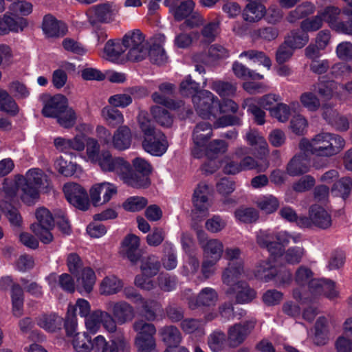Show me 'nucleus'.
<instances>
[{"label": "nucleus", "mask_w": 352, "mask_h": 352, "mask_svg": "<svg viewBox=\"0 0 352 352\" xmlns=\"http://www.w3.org/2000/svg\"><path fill=\"white\" fill-rule=\"evenodd\" d=\"M193 104L197 113L201 118L213 121L214 128L241 124V118L238 116H220L224 113H237L239 107L233 100L222 99L221 101L210 91L203 90L198 96L193 97Z\"/></svg>", "instance_id": "obj_1"}, {"label": "nucleus", "mask_w": 352, "mask_h": 352, "mask_svg": "<svg viewBox=\"0 0 352 352\" xmlns=\"http://www.w3.org/2000/svg\"><path fill=\"white\" fill-rule=\"evenodd\" d=\"M50 187L47 177L40 169L29 170L25 176H18L15 180L5 179L3 184V201L12 206L18 201L17 191H22V201L31 205L38 199L40 191H47Z\"/></svg>", "instance_id": "obj_2"}, {"label": "nucleus", "mask_w": 352, "mask_h": 352, "mask_svg": "<svg viewBox=\"0 0 352 352\" xmlns=\"http://www.w3.org/2000/svg\"><path fill=\"white\" fill-rule=\"evenodd\" d=\"M346 145L345 140L337 133L320 132L311 140L302 138L299 143L301 151L323 157H331L340 153Z\"/></svg>", "instance_id": "obj_3"}, {"label": "nucleus", "mask_w": 352, "mask_h": 352, "mask_svg": "<svg viewBox=\"0 0 352 352\" xmlns=\"http://www.w3.org/2000/svg\"><path fill=\"white\" fill-rule=\"evenodd\" d=\"M35 216L37 222L31 226V229L42 243L47 244L52 241L53 236L50 231L54 227L55 221L64 232V224L62 225L58 221V218H60L63 222L65 221L64 214H55L54 217L48 209L43 207L36 210Z\"/></svg>", "instance_id": "obj_4"}, {"label": "nucleus", "mask_w": 352, "mask_h": 352, "mask_svg": "<svg viewBox=\"0 0 352 352\" xmlns=\"http://www.w3.org/2000/svg\"><path fill=\"white\" fill-rule=\"evenodd\" d=\"M122 44L127 51L126 58L132 62L142 61L148 57L149 44L139 30L127 32L122 38Z\"/></svg>", "instance_id": "obj_5"}, {"label": "nucleus", "mask_w": 352, "mask_h": 352, "mask_svg": "<svg viewBox=\"0 0 352 352\" xmlns=\"http://www.w3.org/2000/svg\"><path fill=\"white\" fill-rule=\"evenodd\" d=\"M43 104L42 113L44 116L54 118L64 128L66 127V99L62 94L51 96L45 94L41 96Z\"/></svg>", "instance_id": "obj_6"}, {"label": "nucleus", "mask_w": 352, "mask_h": 352, "mask_svg": "<svg viewBox=\"0 0 352 352\" xmlns=\"http://www.w3.org/2000/svg\"><path fill=\"white\" fill-rule=\"evenodd\" d=\"M119 7L112 2H105L90 7L86 11L88 22L93 28L100 23H109L114 21Z\"/></svg>", "instance_id": "obj_7"}, {"label": "nucleus", "mask_w": 352, "mask_h": 352, "mask_svg": "<svg viewBox=\"0 0 352 352\" xmlns=\"http://www.w3.org/2000/svg\"><path fill=\"white\" fill-rule=\"evenodd\" d=\"M250 149L245 146L236 147L232 157L234 159L240 160L239 162L230 161L223 167V172L226 174L235 175L242 171L252 170L257 167V162L254 158L250 156Z\"/></svg>", "instance_id": "obj_8"}, {"label": "nucleus", "mask_w": 352, "mask_h": 352, "mask_svg": "<svg viewBox=\"0 0 352 352\" xmlns=\"http://www.w3.org/2000/svg\"><path fill=\"white\" fill-rule=\"evenodd\" d=\"M96 281V276L91 267H85L73 276L67 274V292H74L76 289L80 294H89L92 292Z\"/></svg>", "instance_id": "obj_9"}, {"label": "nucleus", "mask_w": 352, "mask_h": 352, "mask_svg": "<svg viewBox=\"0 0 352 352\" xmlns=\"http://www.w3.org/2000/svg\"><path fill=\"white\" fill-rule=\"evenodd\" d=\"M182 299L186 300L189 309L195 310L199 307L214 306L218 301L217 292L209 287L201 289L196 296H192L191 289H186L182 293Z\"/></svg>", "instance_id": "obj_10"}, {"label": "nucleus", "mask_w": 352, "mask_h": 352, "mask_svg": "<svg viewBox=\"0 0 352 352\" xmlns=\"http://www.w3.org/2000/svg\"><path fill=\"white\" fill-rule=\"evenodd\" d=\"M212 136V124L208 122H200L196 124L192 132L194 146L192 154L196 158L204 155V148Z\"/></svg>", "instance_id": "obj_11"}, {"label": "nucleus", "mask_w": 352, "mask_h": 352, "mask_svg": "<svg viewBox=\"0 0 352 352\" xmlns=\"http://www.w3.org/2000/svg\"><path fill=\"white\" fill-rule=\"evenodd\" d=\"M256 320H250L230 326L227 331V340L229 346L236 348L243 344L254 330Z\"/></svg>", "instance_id": "obj_12"}, {"label": "nucleus", "mask_w": 352, "mask_h": 352, "mask_svg": "<svg viewBox=\"0 0 352 352\" xmlns=\"http://www.w3.org/2000/svg\"><path fill=\"white\" fill-rule=\"evenodd\" d=\"M331 217L322 207L318 205L312 206L309 212V217H302L298 221L301 227L315 226L322 229H327L331 226Z\"/></svg>", "instance_id": "obj_13"}, {"label": "nucleus", "mask_w": 352, "mask_h": 352, "mask_svg": "<svg viewBox=\"0 0 352 352\" xmlns=\"http://www.w3.org/2000/svg\"><path fill=\"white\" fill-rule=\"evenodd\" d=\"M197 235L199 243L203 250L204 258L219 261L224 250L223 242L218 239H208L203 230H198Z\"/></svg>", "instance_id": "obj_14"}, {"label": "nucleus", "mask_w": 352, "mask_h": 352, "mask_svg": "<svg viewBox=\"0 0 352 352\" xmlns=\"http://www.w3.org/2000/svg\"><path fill=\"white\" fill-rule=\"evenodd\" d=\"M105 307L120 325L131 321L135 317L133 307L124 300H109L105 304Z\"/></svg>", "instance_id": "obj_15"}, {"label": "nucleus", "mask_w": 352, "mask_h": 352, "mask_svg": "<svg viewBox=\"0 0 352 352\" xmlns=\"http://www.w3.org/2000/svg\"><path fill=\"white\" fill-rule=\"evenodd\" d=\"M166 135L160 131H155L153 135L144 137L142 146L144 151L153 156L163 155L168 148Z\"/></svg>", "instance_id": "obj_16"}, {"label": "nucleus", "mask_w": 352, "mask_h": 352, "mask_svg": "<svg viewBox=\"0 0 352 352\" xmlns=\"http://www.w3.org/2000/svg\"><path fill=\"white\" fill-rule=\"evenodd\" d=\"M97 162L103 171L114 172L118 175L129 168V162L120 157H113L109 151H102Z\"/></svg>", "instance_id": "obj_17"}, {"label": "nucleus", "mask_w": 352, "mask_h": 352, "mask_svg": "<svg viewBox=\"0 0 352 352\" xmlns=\"http://www.w3.org/2000/svg\"><path fill=\"white\" fill-rule=\"evenodd\" d=\"M116 192V187L109 182L97 184L89 191L91 201L95 206L107 203Z\"/></svg>", "instance_id": "obj_18"}, {"label": "nucleus", "mask_w": 352, "mask_h": 352, "mask_svg": "<svg viewBox=\"0 0 352 352\" xmlns=\"http://www.w3.org/2000/svg\"><path fill=\"white\" fill-rule=\"evenodd\" d=\"M67 201L81 210H87L89 206L86 190L74 182H67Z\"/></svg>", "instance_id": "obj_19"}, {"label": "nucleus", "mask_w": 352, "mask_h": 352, "mask_svg": "<svg viewBox=\"0 0 352 352\" xmlns=\"http://www.w3.org/2000/svg\"><path fill=\"white\" fill-rule=\"evenodd\" d=\"M10 12L0 16V35H6L10 32H19L28 26V21L20 16H12Z\"/></svg>", "instance_id": "obj_20"}, {"label": "nucleus", "mask_w": 352, "mask_h": 352, "mask_svg": "<svg viewBox=\"0 0 352 352\" xmlns=\"http://www.w3.org/2000/svg\"><path fill=\"white\" fill-rule=\"evenodd\" d=\"M322 116L337 131H346L350 127L349 116L340 114L336 109L328 105L323 107Z\"/></svg>", "instance_id": "obj_21"}, {"label": "nucleus", "mask_w": 352, "mask_h": 352, "mask_svg": "<svg viewBox=\"0 0 352 352\" xmlns=\"http://www.w3.org/2000/svg\"><path fill=\"white\" fill-rule=\"evenodd\" d=\"M228 295H235L236 301L240 304L251 302L256 298V293L247 283L239 281L226 290Z\"/></svg>", "instance_id": "obj_22"}, {"label": "nucleus", "mask_w": 352, "mask_h": 352, "mask_svg": "<svg viewBox=\"0 0 352 352\" xmlns=\"http://www.w3.org/2000/svg\"><path fill=\"white\" fill-rule=\"evenodd\" d=\"M210 195V189L208 186L203 182L199 183L197 188L195 189L192 202L196 210L206 215L210 204L208 200Z\"/></svg>", "instance_id": "obj_23"}, {"label": "nucleus", "mask_w": 352, "mask_h": 352, "mask_svg": "<svg viewBox=\"0 0 352 352\" xmlns=\"http://www.w3.org/2000/svg\"><path fill=\"white\" fill-rule=\"evenodd\" d=\"M308 288L314 295H324L329 298H333L338 296V292L335 289V283L331 280L324 278H313Z\"/></svg>", "instance_id": "obj_24"}, {"label": "nucleus", "mask_w": 352, "mask_h": 352, "mask_svg": "<svg viewBox=\"0 0 352 352\" xmlns=\"http://www.w3.org/2000/svg\"><path fill=\"white\" fill-rule=\"evenodd\" d=\"M310 168V160L305 153L294 155L287 165V173L290 176H299L307 173Z\"/></svg>", "instance_id": "obj_25"}, {"label": "nucleus", "mask_w": 352, "mask_h": 352, "mask_svg": "<svg viewBox=\"0 0 352 352\" xmlns=\"http://www.w3.org/2000/svg\"><path fill=\"white\" fill-rule=\"evenodd\" d=\"M122 280L113 274L106 276L99 283L98 290L102 296H109L117 294L123 288Z\"/></svg>", "instance_id": "obj_26"}, {"label": "nucleus", "mask_w": 352, "mask_h": 352, "mask_svg": "<svg viewBox=\"0 0 352 352\" xmlns=\"http://www.w3.org/2000/svg\"><path fill=\"white\" fill-rule=\"evenodd\" d=\"M131 140V129L127 126L123 125L114 132L111 145L118 150L124 151L130 147Z\"/></svg>", "instance_id": "obj_27"}, {"label": "nucleus", "mask_w": 352, "mask_h": 352, "mask_svg": "<svg viewBox=\"0 0 352 352\" xmlns=\"http://www.w3.org/2000/svg\"><path fill=\"white\" fill-rule=\"evenodd\" d=\"M244 274L243 263L242 261H238L236 263H229L228 266L225 269L222 274L223 283L230 287L233 286L237 280Z\"/></svg>", "instance_id": "obj_28"}, {"label": "nucleus", "mask_w": 352, "mask_h": 352, "mask_svg": "<svg viewBox=\"0 0 352 352\" xmlns=\"http://www.w3.org/2000/svg\"><path fill=\"white\" fill-rule=\"evenodd\" d=\"M265 8L263 5L256 2H250L243 10L242 17L248 23H256L265 16Z\"/></svg>", "instance_id": "obj_29"}, {"label": "nucleus", "mask_w": 352, "mask_h": 352, "mask_svg": "<svg viewBox=\"0 0 352 352\" xmlns=\"http://www.w3.org/2000/svg\"><path fill=\"white\" fill-rule=\"evenodd\" d=\"M122 246L128 258L132 263H136L140 257V238L133 234H129L123 240Z\"/></svg>", "instance_id": "obj_30"}, {"label": "nucleus", "mask_w": 352, "mask_h": 352, "mask_svg": "<svg viewBox=\"0 0 352 352\" xmlns=\"http://www.w3.org/2000/svg\"><path fill=\"white\" fill-rule=\"evenodd\" d=\"M159 333L166 348L179 346L182 339L179 330L173 325L162 327Z\"/></svg>", "instance_id": "obj_31"}, {"label": "nucleus", "mask_w": 352, "mask_h": 352, "mask_svg": "<svg viewBox=\"0 0 352 352\" xmlns=\"http://www.w3.org/2000/svg\"><path fill=\"white\" fill-rule=\"evenodd\" d=\"M247 142L257 151L258 154L265 156L269 153L268 144L261 134L256 130H250L246 133Z\"/></svg>", "instance_id": "obj_32"}, {"label": "nucleus", "mask_w": 352, "mask_h": 352, "mask_svg": "<svg viewBox=\"0 0 352 352\" xmlns=\"http://www.w3.org/2000/svg\"><path fill=\"white\" fill-rule=\"evenodd\" d=\"M37 324L45 331L53 333L60 330L63 324L65 326V322L61 317L54 314L41 316Z\"/></svg>", "instance_id": "obj_33"}, {"label": "nucleus", "mask_w": 352, "mask_h": 352, "mask_svg": "<svg viewBox=\"0 0 352 352\" xmlns=\"http://www.w3.org/2000/svg\"><path fill=\"white\" fill-rule=\"evenodd\" d=\"M273 234L268 230H260L256 232V243L261 247L267 248L272 255L276 256L278 253H281V249L276 250V244L273 241Z\"/></svg>", "instance_id": "obj_34"}, {"label": "nucleus", "mask_w": 352, "mask_h": 352, "mask_svg": "<svg viewBox=\"0 0 352 352\" xmlns=\"http://www.w3.org/2000/svg\"><path fill=\"white\" fill-rule=\"evenodd\" d=\"M120 177L125 184L133 188H146L150 184L149 179L147 177L139 176L132 173L130 164L129 170L125 173H120Z\"/></svg>", "instance_id": "obj_35"}, {"label": "nucleus", "mask_w": 352, "mask_h": 352, "mask_svg": "<svg viewBox=\"0 0 352 352\" xmlns=\"http://www.w3.org/2000/svg\"><path fill=\"white\" fill-rule=\"evenodd\" d=\"M339 86V84L333 80H322L315 83L313 85V89L322 98L330 100L337 93Z\"/></svg>", "instance_id": "obj_36"}, {"label": "nucleus", "mask_w": 352, "mask_h": 352, "mask_svg": "<svg viewBox=\"0 0 352 352\" xmlns=\"http://www.w3.org/2000/svg\"><path fill=\"white\" fill-rule=\"evenodd\" d=\"M276 267L271 263L270 259L261 261L256 265L254 270V275L259 279L267 282L274 277Z\"/></svg>", "instance_id": "obj_37"}, {"label": "nucleus", "mask_w": 352, "mask_h": 352, "mask_svg": "<svg viewBox=\"0 0 352 352\" xmlns=\"http://www.w3.org/2000/svg\"><path fill=\"white\" fill-rule=\"evenodd\" d=\"M42 29L47 37H59L63 34L60 22L52 15H45L43 20Z\"/></svg>", "instance_id": "obj_38"}, {"label": "nucleus", "mask_w": 352, "mask_h": 352, "mask_svg": "<svg viewBox=\"0 0 352 352\" xmlns=\"http://www.w3.org/2000/svg\"><path fill=\"white\" fill-rule=\"evenodd\" d=\"M210 88L214 91L221 98L233 97L236 92L235 84L221 80L212 81Z\"/></svg>", "instance_id": "obj_39"}, {"label": "nucleus", "mask_w": 352, "mask_h": 352, "mask_svg": "<svg viewBox=\"0 0 352 352\" xmlns=\"http://www.w3.org/2000/svg\"><path fill=\"white\" fill-rule=\"evenodd\" d=\"M228 148V144L223 140L215 139L210 142L204 148V155L208 158H216L219 155L225 153Z\"/></svg>", "instance_id": "obj_40"}, {"label": "nucleus", "mask_w": 352, "mask_h": 352, "mask_svg": "<svg viewBox=\"0 0 352 352\" xmlns=\"http://www.w3.org/2000/svg\"><path fill=\"white\" fill-rule=\"evenodd\" d=\"M125 52V47L122 42L109 40L104 47V56L106 59L114 61L117 60L123 53Z\"/></svg>", "instance_id": "obj_41"}, {"label": "nucleus", "mask_w": 352, "mask_h": 352, "mask_svg": "<svg viewBox=\"0 0 352 352\" xmlns=\"http://www.w3.org/2000/svg\"><path fill=\"white\" fill-rule=\"evenodd\" d=\"M160 268L159 259L154 255L144 257L141 261L140 269L144 275L154 276L158 273Z\"/></svg>", "instance_id": "obj_42"}, {"label": "nucleus", "mask_w": 352, "mask_h": 352, "mask_svg": "<svg viewBox=\"0 0 352 352\" xmlns=\"http://www.w3.org/2000/svg\"><path fill=\"white\" fill-rule=\"evenodd\" d=\"M309 37L307 33L293 30L285 38V42L294 50L303 47L309 42Z\"/></svg>", "instance_id": "obj_43"}, {"label": "nucleus", "mask_w": 352, "mask_h": 352, "mask_svg": "<svg viewBox=\"0 0 352 352\" xmlns=\"http://www.w3.org/2000/svg\"><path fill=\"white\" fill-rule=\"evenodd\" d=\"M12 304V312L16 317H20L23 314V291L19 285H14L11 292Z\"/></svg>", "instance_id": "obj_44"}, {"label": "nucleus", "mask_w": 352, "mask_h": 352, "mask_svg": "<svg viewBox=\"0 0 352 352\" xmlns=\"http://www.w3.org/2000/svg\"><path fill=\"white\" fill-rule=\"evenodd\" d=\"M0 111L11 116H15L19 112V107L15 100L8 91L3 89H0Z\"/></svg>", "instance_id": "obj_45"}, {"label": "nucleus", "mask_w": 352, "mask_h": 352, "mask_svg": "<svg viewBox=\"0 0 352 352\" xmlns=\"http://www.w3.org/2000/svg\"><path fill=\"white\" fill-rule=\"evenodd\" d=\"M133 329L137 333L135 338H154L156 329L154 324L139 320L133 323Z\"/></svg>", "instance_id": "obj_46"}, {"label": "nucleus", "mask_w": 352, "mask_h": 352, "mask_svg": "<svg viewBox=\"0 0 352 352\" xmlns=\"http://www.w3.org/2000/svg\"><path fill=\"white\" fill-rule=\"evenodd\" d=\"M195 3L192 0L182 1L178 6H170V11L177 21H181L192 12Z\"/></svg>", "instance_id": "obj_47"}, {"label": "nucleus", "mask_w": 352, "mask_h": 352, "mask_svg": "<svg viewBox=\"0 0 352 352\" xmlns=\"http://www.w3.org/2000/svg\"><path fill=\"white\" fill-rule=\"evenodd\" d=\"M278 254L283 256V260L286 263L295 265L301 262L305 254V250L302 246H294L289 248L283 254L281 252L280 254L278 253Z\"/></svg>", "instance_id": "obj_48"}, {"label": "nucleus", "mask_w": 352, "mask_h": 352, "mask_svg": "<svg viewBox=\"0 0 352 352\" xmlns=\"http://www.w3.org/2000/svg\"><path fill=\"white\" fill-rule=\"evenodd\" d=\"M299 100L304 108L311 112L317 111L320 107L319 98L312 91H305L301 94Z\"/></svg>", "instance_id": "obj_49"}, {"label": "nucleus", "mask_w": 352, "mask_h": 352, "mask_svg": "<svg viewBox=\"0 0 352 352\" xmlns=\"http://www.w3.org/2000/svg\"><path fill=\"white\" fill-rule=\"evenodd\" d=\"M103 119L110 126H115L124 122V119L121 111L113 107H106L102 109Z\"/></svg>", "instance_id": "obj_50"}, {"label": "nucleus", "mask_w": 352, "mask_h": 352, "mask_svg": "<svg viewBox=\"0 0 352 352\" xmlns=\"http://www.w3.org/2000/svg\"><path fill=\"white\" fill-rule=\"evenodd\" d=\"M199 85L191 78L190 76H188L184 79L179 85V92L184 96H192V101L193 102V97L198 96L202 91H199Z\"/></svg>", "instance_id": "obj_51"}, {"label": "nucleus", "mask_w": 352, "mask_h": 352, "mask_svg": "<svg viewBox=\"0 0 352 352\" xmlns=\"http://www.w3.org/2000/svg\"><path fill=\"white\" fill-rule=\"evenodd\" d=\"M130 345L122 333H118L110 340V344L104 352H129Z\"/></svg>", "instance_id": "obj_52"}, {"label": "nucleus", "mask_w": 352, "mask_h": 352, "mask_svg": "<svg viewBox=\"0 0 352 352\" xmlns=\"http://www.w3.org/2000/svg\"><path fill=\"white\" fill-rule=\"evenodd\" d=\"M72 342L76 352H89L91 350V338L86 333H75Z\"/></svg>", "instance_id": "obj_53"}, {"label": "nucleus", "mask_w": 352, "mask_h": 352, "mask_svg": "<svg viewBox=\"0 0 352 352\" xmlns=\"http://www.w3.org/2000/svg\"><path fill=\"white\" fill-rule=\"evenodd\" d=\"M256 204L258 208L265 214H271L275 212L279 206L278 199L272 195L259 197Z\"/></svg>", "instance_id": "obj_54"}, {"label": "nucleus", "mask_w": 352, "mask_h": 352, "mask_svg": "<svg viewBox=\"0 0 352 352\" xmlns=\"http://www.w3.org/2000/svg\"><path fill=\"white\" fill-rule=\"evenodd\" d=\"M226 341V334L220 330H217L208 336V344L212 351L219 352L224 349Z\"/></svg>", "instance_id": "obj_55"}, {"label": "nucleus", "mask_w": 352, "mask_h": 352, "mask_svg": "<svg viewBox=\"0 0 352 352\" xmlns=\"http://www.w3.org/2000/svg\"><path fill=\"white\" fill-rule=\"evenodd\" d=\"M153 100L157 104L164 105V107L176 111L184 110V103L182 100H173L167 98L164 94H161L157 92H155L152 94Z\"/></svg>", "instance_id": "obj_56"}, {"label": "nucleus", "mask_w": 352, "mask_h": 352, "mask_svg": "<svg viewBox=\"0 0 352 352\" xmlns=\"http://www.w3.org/2000/svg\"><path fill=\"white\" fill-rule=\"evenodd\" d=\"M232 70L234 75L239 78H251L253 80H261L263 78V75L250 70L245 65L237 61L233 63Z\"/></svg>", "instance_id": "obj_57"}, {"label": "nucleus", "mask_w": 352, "mask_h": 352, "mask_svg": "<svg viewBox=\"0 0 352 352\" xmlns=\"http://www.w3.org/2000/svg\"><path fill=\"white\" fill-rule=\"evenodd\" d=\"M352 188V179L350 177H345L338 180L333 186L331 191L336 196L346 198Z\"/></svg>", "instance_id": "obj_58"}, {"label": "nucleus", "mask_w": 352, "mask_h": 352, "mask_svg": "<svg viewBox=\"0 0 352 352\" xmlns=\"http://www.w3.org/2000/svg\"><path fill=\"white\" fill-rule=\"evenodd\" d=\"M139 305L144 313V316L148 320H154L156 317V312L161 309L160 304L155 300H145L142 298V300L140 301Z\"/></svg>", "instance_id": "obj_59"}, {"label": "nucleus", "mask_w": 352, "mask_h": 352, "mask_svg": "<svg viewBox=\"0 0 352 352\" xmlns=\"http://www.w3.org/2000/svg\"><path fill=\"white\" fill-rule=\"evenodd\" d=\"M151 112L156 120L161 126L169 127L173 124V118L167 110L159 106L152 107Z\"/></svg>", "instance_id": "obj_60"}, {"label": "nucleus", "mask_w": 352, "mask_h": 352, "mask_svg": "<svg viewBox=\"0 0 352 352\" xmlns=\"http://www.w3.org/2000/svg\"><path fill=\"white\" fill-rule=\"evenodd\" d=\"M102 320V311L97 309L85 317V326L91 333H96L100 328Z\"/></svg>", "instance_id": "obj_61"}, {"label": "nucleus", "mask_w": 352, "mask_h": 352, "mask_svg": "<svg viewBox=\"0 0 352 352\" xmlns=\"http://www.w3.org/2000/svg\"><path fill=\"white\" fill-rule=\"evenodd\" d=\"M234 217L240 222L252 223L258 219V213L252 208H240L235 210Z\"/></svg>", "instance_id": "obj_62"}, {"label": "nucleus", "mask_w": 352, "mask_h": 352, "mask_svg": "<svg viewBox=\"0 0 352 352\" xmlns=\"http://www.w3.org/2000/svg\"><path fill=\"white\" fill-rule=\"evenodd\" d=\"M165 254L162 258V263L164 268L168 270L175 269L177 265V259L173 245L170 243L164 244Z\"/></svg>", "instance_id": "obj_63"}, {"label": "nucleus", "mask_w": 352, "mask_h": 352, "mask_svg": "<svg viewBox=\"0 0 352 352\" xmlns=\"http://www.w3.org/2000/svg\"><path fill=\"white\" fill-rule=\"evenodd\" d=\"M199 268V259L194 256L189 255L184 262L182 274L188 278H192L197 273Z\"/></svg>", "instance_id": "obj_64"}]
</instances>
